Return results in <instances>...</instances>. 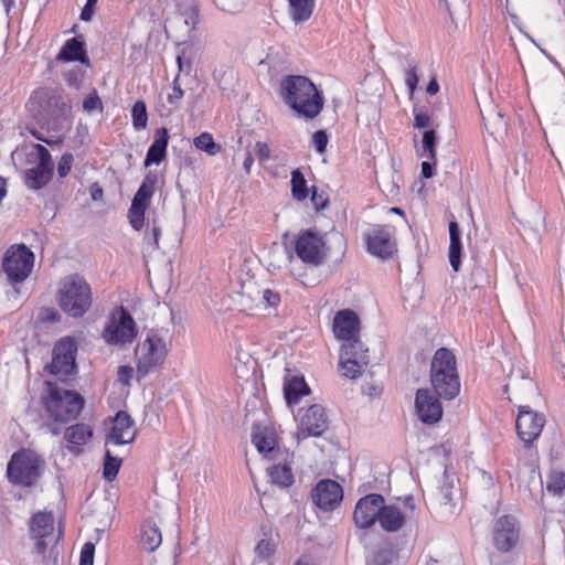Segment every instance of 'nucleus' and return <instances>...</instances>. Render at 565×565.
Segmentation results:
<instances>
[{"mask_svg":"<svg viewBox=\"0 0 565 565\" xmlns=\"http://www.w3.org/2000/svg\"><path fill=\"white\" fill-rule=\"evenodd\" d=\"M281 95L299 117L313 119L323 107V97L306 76L289 75L281 83Z\"/></svg>","mask_w":565,"mask_h":565,"instance_id":"nucleus-1","label":"nucleus"},{"mask_svg":"<svg viewBox=\"0 0 565 565\" xmlns=\"http://www.w3.org/2000/svg\"><path fill=\"white\" fill-rule=\"evenodd\" d=\"M430 383L434 393L444 399H454L460 392V381L454 353L447 348L438 349L430 363Z\"/></svg>","mask_w":565,"mask_h":565,"instance_id":"nucleus-2","label":"nucleus"},{"mask_svg":"<svg viewBox=\"0 0 565 565\" xmlns=\"http://www.w3.org/2000/svg\"><path fill=\"white\" fill-rule=\"evenodd\" d=\"M56 300L60 308L72 318H82L92 307L89 284L78 274L65 276L58 285Z\"/></svg>","mask_w":565,"mask_h":565,"instance_id":"nucleus-3","label":"nucleus"},{"mask_svg":"<svg viewBox=\"0 0 565 565\" xmlns=\"http://www.w3.org/2000/svg\"><path fill=\"white\" fill-rule=\"evenodd\" d=\"M46 385L47 396L44 397V407L49 415L60 423L76 419L84 407V397L77 392L61 388L49 381Z\"/></svg>","mask_w":565,"mask_h":565,"instance_id":"nucleus-4","label":"nucleus"},{"mask_svg":"<svg viewBox=\"0 0 565 565\" xmlns=\"http://www.w3.org/2000/svg\"><path fill=\"white\" fill-rule=\"evenodd\" d=\"M43 463L40 456L32 451H17L8 462L7 477L13 484L32 487L40 479Z\"/></svg>","mask_w":565,"mask_h":565,"instance_id":"nucleus-5","label":"nucleus"},{"mask_svg":"<svg viewBox=\"0 0 565 565\" xmlns=\"http://www.w3.org/2000/svg\"><path fill=\"white\" fill-rule=\"evenodd\" d=\"M34 253L25 244H13L2 257V271L9 285L21 284L34 267Z\"/></svg>","mask_w":565,"mask_h":565,"instance_id":"nucleus-6","label":"nucleus"},{"mask_svg":"<svg viewBox=\"0 0 565 565\" xmlns=\"http://www.w3.org/2000/svg\"><path fill=\"white\" fill-rule=\"evenodd\" d=\"M66 107L64 97L57 90L49 88L36 89L28 103L29 110L39 122L63 115Z\"/></svg>","mask_w":565,"mask_h":565,"instance_id":"nucleus-7","label":"nucleus"},{"mask_svg":"<svg viewBox=\"0 0 565 565\" xmlns=\"http://www.w3.org/2000/svg\"><path fill=\"white\" fill-rule=\"evenodd\" d=\"M137 327L134 318L122 306L110 316L102 335L106 343L125 345L131 343L137 337Z\"/></svg>","mask_w":565,"mask_h":565,"instance_id":"nucleus-8","label":"nucleus"},{"mask_svg":"<svg viewBox=\"0 0 565 565\" xmlns=\"http://www.w3.org/2000/svg\"><path fill=\"white\" fill-rule=\"evenodd\" d=\"M29 157L34 158L35 166L25 171V184L29 189L44 188L53 177V161L49 150L40 145L32 143Z\"/></svg>","mask_w":565,"mask_h":565,"instance_id":"nucleus-9","label":"nucleus"},{"mask_svg":"<svg viewBox=\"0 0 565 565\" xmlns=\"http://www.w3.org/2000/svg\"><path fill=\"white\" fill-rule=\"evenodd\" d=\"M168 350L166 341L158 334L148 335L139 345L137 351L138 364L137 373L139 376H146L156 367L161 365L167 356Z\"/></svg>","mask_w":565,"mask_h":565,"instance_id":"nucleus-10","label":"nucleus"},{"mask_svg":"<svg viewBox=\"0 0 565 565\" xmlns=\"http://www.w3.org/2000/svg\"><path fill=\"white\" fill-rule=\"evenodd\" d=\"M295 250L298 258L310 266H319L327 257L326 242L318 232L306 230L299 233Z\"/></svg>","mask_w":565,"mask_h":565,"instance_id":"nucleus-11","label":"nucleus"},{"mask_svg":"<svg viewBox=\"0 0 565 565\" xmlns=\"http://www.w3.org/2000/svg\"><path fill=\"white\" fill-rule=\"evenodd\" d=\"M77 343L72 338L58 340L53 349L52 362L47 366L53 375L64 377L72 375L76 370Z\"/></svg>","mask_w":565,"mask_h":565,"instance_id":"nucleus-12","label":"nucleus"},{"mask_svg":"<svg viewBox=\"0 0 565 565\" xmlns=\"http://www.w3.org/2000/svg\"><path fill=\"white\" fill-rule=\"evenodd\" d=\"M505 393H511L508 398L511 402L521 403L539 396L537 386L530 376L527 367H513L509 374V382L503 387Z\"/></svg>","mask_w":565,"mask_h":565,"instance_id":"nucleus-13","label":"nucleus"},{"mask_svg":"<svg viewBox=\"0 0 565 565\" xmlns=\"http://www.w3.org/2000/svg\"><path fill=\"white\" fill-rule=\"evenodd\" d=\"M329 419L323 406H309L300 418L296 438L298 443L308 437H320L328 429Z\"/></svg>","mask_w":565,"mask_h":565,"instance_id":"nucleus-14","label":"nucleus"},{"mask_svg":"<svg viewBox=\"0 0 565 565\" xmlns=\"http://www.w3.org/2000/svg\"><path fill=\"white\" fill-rule=\"evenodd\" d=\"M516 431L525 446L531 445L541 435L545 424L543 414L533 412L529 405L518 404Z\"/></svg>","mask_w":565,"mask_h":565,"instance_id":"nucleus-15","label":"nucleus"},{"mask_svg":"<svg viewBox=\"0 0 565 565\" xmlns=\"http://www.w3.org/2000/svg\"><path fill=\"white\" fill-rule=\"evenodd\" d=\"M415 411L420 422L427 425L438 423L444 414L438 396L427 388L417 390L415 396Z\"/></svg>","mask_w":565,"mask_h":565,"instance_id":"nucleus-16","label":"nucleus"},{"mask_svg":"<svg viewBox=\"0 0 565 565\" xmlns=\"http://www.w3.org/2000/svg\"><path fill=\"white\" fill-rule=\"evenodd\" d=\"M367 250L380 258H390L396 252V244L392 238L388 226L375 225L366 234Z\"/></svg>","mask_w":565,"mask_h":565,"instance_id":"nucleus-17","label":"nucleus"},{"mask_svg":"<svg viewBox=\"0 0 565 565\" xmlns=\"http://www.w3.org/2000/svg\"><path fill=\"white\" fill-rule=\"evenodd\" d=\"M384 498L381 494L372 493L361 498L354 509L353 519L355 525L360 529L372 526L381 512Z\"/></svg>","mask_w":565,"mask_h":565,"instance_id":"nucleus-18","label":"nucleus"},{"mask_svg":"<svg viewBox=\"0 0 565 565\" xmlns=\"http://www.w3.org/2000/svg\"><path fill=\"white\" fill-rule=\"evenodd\" d=\"M520 529L512 515L500 516L493 527V542L501 552L511 551L518 543Z\"/></svg>","mask_w":565,"mask_h":565,"instance_id":"nucleus-19","label":"nucleus"},{"mask_svg":"<svg viewBox=\"0 0 565 565\" xmlns=\"http://www.w3.org/2000/svg\"><path fill=\"white\" fill-rule=\"evenodd\" d=\"M313 503L324 511L334 510L343 499L341 486L333 480H320L311 491Z\"/></svg>","mask_w":565,"mask_h":565,"instance_id":"nucleus-20","label":"nucleus"},{"mask_svg":"<svg viewBox=\"0 0 565 565\" xmlns=\"http://www.w3.org/2000/svg\"><path fill=\"white\" fill-rule=\"evenodd\" d=\"M335 338L340 340H353L359 337L360 319L359 316L350 309L339 310L333 318L332 326Z\"/></svg>","mask_w":565,"mask_h":565,"instance_id":"nucleus-21","label":"nucleus"},{"mask_svg":"<svg viewBox=\"0 0 565 565\" xmlns=\"http://www.w3.org/2000/svg\"><path fill=\"white\" fill-rule=\"evenodd\" d=\"M136 430L134 420L128 413L120 411L117 413L108 440L115 445H124L134 441Z\"/></svg>","mask_w":565,"mask_h":565,"instance_id":"nucleus-22","label":"nucleus"},{"mask_svg":"<svg viewBox=\"0 0 565 565\" xmlns=\"http://www.w3.org/2000/svg\"><path fill=\"white\" fill-rule=\"evenodd\" d=\"M287 374L284 377V396L287 405L297 404L301 396L310 394V388L303 376L290 375V370L286 369Z\"/></svg>","mask_w":565,"mask_h":565,"instance_id":"nucleus-23","label":"nucleus"},{"mask_svg":"<svg viewBox=\"0 0 565 565\" xmlns=\"http://www.w3.org/2000/svg\"><path fill=\"white\" fill-rule=\"evenodd\" d=\"M169 142V131L167 128L162 127L156 130L153 136V141L148 148L145 167H150L151 164H159L167 156V147Z\"/></svg>","mask_w":565,"mask_h":565,"instance_id":"nucleus-24","label":"nucleus"},{"mask_svg":"<svg viewBox=\"0 0 565 565\" xmlns=\"http://www.w3.org/2000/svg\"><path fill=\"white\" fill-rule=\"evenodd\" d=\"M486 129L494 138L501 137L507 131L508 124L504 115L495 106L489 105L480 109Z\"/></svg>","mask_w":565,"mask_h":565,"instance_id":"nucleus-25","label":"nucleus"},{"mask_svg":"<svg viewBox=\"0 0 565 565\" xmlns=\"http://www.w3.org/2000/svg\"><path fill=\"white\" fill-rule=\"evenodd\" d=\"M93 436V430L89 425L86 424H75L65 429L64 438L70 444L67 449L75 454L79 455L81 449L79 446L85 445Z\"/></svg>","mask_w":565,"mask_h":565,"instance_id":"nucleus-26","label":"nucleus"},{"mask_svg":"<svg viewBox=\"0 0 565 565\" xmlns=\"http://www.w3.org/2000/svg\"><path fill=\"white\" fill-rule=\"evenodd\" d=\"M379 523L386 532H397L405 524V515L394 505L382 504Z\"/></svg>","mask_w":565,"mask_h":565,"instance_id":"nucleus-27","label":"nucleus"},{"mask_svg":"<svg viewBox=\"0 0 565 565\" xmlns=\"http://www.w3.org/2000/svg\"><path fill=\"white\" fill-rule=\"evenodd\" d=\"M57 61L74 62L88 64V57L85 51V43L79 41L78 38H72L67 40L62 46L60 53L56 56Z\"/></svg>","mask_w":565,"mask_h":565,"instance_id":"nucleus-28","label":"nucleus"},{"mask_svg":"<svg viewBox=\"0 0 565 565\" xmlns=\"http://www.w3.org/2000/svg\"><path fill=\"white\" fill-rule=\"evenodd\" d=\"M449 263L455 271L460 269L461 265V238L459 225L456 221L449 222Z\"/></svg>","mask_w":565,"mask_h":565,"instance_id":"nucleus-29","label":"nucleus"},{"mask_svg":"<svg viewBox=\"0 0 565 565\" xmlns=\"http://www.w3.org/2000/svg\"><path fill=\"white\" fill-rule=\"evenodd\" d=\"M288 4L292 21L300 24L311 18L316 0H288Z\"/></svg>","mask_w":565,"mask_h":565,"instance_id":"nucleus-30","label":"nucleus"},{"mask_svg":"<svg viewBox=\"0 0 565 565\" xmlns=\"http://www.w3.org/2000/svg\"><path fill=\"white\" fill-rule=\"evenodd\" d=\"M162 542V535L153 522H146L141 527V539L140 543L145 550L148 552H153L157 550Z\"/></svg>","mask_w":565,"mask_h":565,"instance_id":"nucleus-31","label":"nucleus"},{"mask_svg":"<svg viewBox=\"0 0 565 565\" xmlns=\"http://www.w3.org/2000/svg\"><path fill=\"white\" fill-rule=\"evenodd\" d=\"M352 359L350 350L344 351V354H340V366L344 370L343 375L348 379H356L362 374L363 366L369 364V359L360 356V360Z\"/></svg>","mask_w":565,"mask_h":565,"instance_id":"nucleus-32","label":"nucleus"},{"mask_svg":"<svg viewBox=\"0 0 565 565\" xmlns=\"http://www.w3.org/2000/svg\"><path fill=\"white\" fill-rule=\"evenodd\" d=\"M53 525L52 513L39 512L32 518L30 530L35 537L44 539L53 531Z\"/></svg>","mask_w":565,"mask_h":565,"instance_id":"nucleus-33","label":"nucleus"},{"mask_svg":"<svg viewBox=\"0 0 565 565\" xmlns=\"http://www.w3.org/2000/svg\"><path fill=\"white\" fill-rule=\"evenodd\" d=\"M268 476L270 482L281 489L289 488L294 482V475L288 465H274L268 468Z\"/></svg>","mask_w":565,"mask_h":565,"instance_id":"nucleus-34","label":"nucleus"},{"mask_svg":"<svg viewBox=\"0 0 565 565\" xmlns=\"http://www.w3.org/2000/svg\"><path fill=\"white\" fill-rule=\"evenodd\" d=\"M294 256L286 245L274 244L268 253V266L280 269L289 265Z\"/></svg>","mask_w":565,"mask_h":565,"instance_id":"nucleus-35","label":"nucleus"},{"mask_svg":"<svg viewBox=\"0 0 565 565\" xmlns=\"http://www.w3.org/2000/svg\"><path fill=\"white\" fill-rule=\"evenodd\" d=\"M252 441L262 454H269L275 449L276 440L274 435L267 429L254 428Z\"/></svg>","mask_w":565,"mask_h":565,"instance_id":"nucleus-36","label":"nucleus"},{"mask_svg":"<svg viewBox=\"0 0 565 565\" xmlns=\"http://www.w3.org/2000/svg\"><path fill=\"white\" fill-rule=\"evenodd\" d=\"M290 183L291 193L296 200L302 201L308 196L307 181L299 169L291 172Z\"/></svg>","mask_w":565,"mask_h":565,"instance_id":"nucleus-37","label":"nucleus"},{"mask_svg":"<svg viewBox=\"0 0 565 565\" xmlns=\"http://www.w3.org/2000/svg\"><path fill=\"white\" fill-rule=\"evenodd\" d=\"M436 143H437V136H436L435 129H427L426 131H424L423 139H422L423 152L419 153V156L426 157L429 160H435Z\"/></svg>","mask_w":565,"mask_h":565,"instance_id":"nucleus-38","label":"nucleus"},{"mask_svg":"<svg viewBox=\"0 0 565 565\" xmlns=\"http://www.w3.org/2000/svg\"><path fill=\"white\" fill-rule=\"evenodd\" d=\"M121 459L118 457H115L110 454L109 450L105 454L104 459V469H103V476L105 480L113 481L118 475V471L121 467Z\"/></svg>","mask_w":565,"mask_h":565,"instance_id":"nucleus-39","label":"nucleus"},{"mask_svg":"<svg viewBox=\"0 0 565 565\" xmlns=\"http://www.w3.org/2000/svg\"><path fill=\"white\" fill-rule=\"evenodd\" d=\"M193 143L196 149L205 151L211 156L216 154L221 149V147L214 142L212 135L209 132H202L200 136L195 137Z\"/></svg>","mask_w":565,"mask_h":565,"instance_id":"nucleus-40","label":"nucleus"},{"mask_svg":"<svg viewBox=\"0 0 565 565\" xmlns=\"http://www.w3.org/2000/svg\"><path fill=\"white\" fill-rule=\"evenodd\" d=\"M132 125L135 129L140 130L147 127L148 114L147 106L142 100H138L134 104L131 109Z\"/></svg>","mask_w":565,"mask_h":565,"instance_id":"nucleus-41","label":"nucleus"},{"mask_svg":"<svg viewBox=\"0 0 565 565\" xmlns=\"http://www.w3.org/2000/svg\"><path fill=\"white\" fill-rule=\"evenodd\" d=\"M350 350L352 353L351 360H360L361 358L369 359L367 349L364 348V344L360 341L359 337L353 340H348L342 344L340 354H344V351Z\"/></svg>","mask_w":565,"mask_h":565,"instance_id":"nucleus-42","label":"nucleus"},{"mask_svg":"<svg viewBox=\"0 0 565 565\" xmlns=\"http://www.w3.org/2000/svg\"><path fill=\"white\" fill-rule=\"evenodd\" d=\"M546 490L555 495H561L565 490V472L552 471L547 478Z\"/></svg>","mask_w":565,"mask_h":565,"instance_id":"nucleus-43","label":"nucleus"},{"mask_svg":"<svg viewBox=\"0 0 565 565\" xmlns=\"http://www.w3.org/2000/svg\"><path fill=\"white\" fill-rule=\"evenodd\" d=\"M394 558L393 550L387 545H382L374 551L371 562L374 565H388Z\"/></svg>","mask_w":565,"mask_h":565,"instance_id":"nucleus-44","label":"nucleus"},{"mask_svg":"<svg viewBox=\"0 0 565 565\" xmlns=\"http://www.w3.org/2000/svg\"><path fill=\"white\" fill-rule=\"evenodd\" d=\"M255 553L260 562H265L274 555L275 544L270 540L263 539L255 546Z\"/></svg>","mask_w":565,"mask_h":565,"instance_id":"nucleus-45","label":"nucleus"},{"mask_svg":"<svg viewBox=\"0 0 565 565\" xmlns=\"http://www.w3.org/2000/svg\"><path fill=\"white\" fill-rule=\"evenodd\" d=\"M153 192L146 190V186H139L138 191L136 192L131 205L136 209H142L147 210L150 199L152 198Z\"/></svg>","mask_w":565,"mask_h":565,"instance_id":"nucleus-46","label":"nucleus"},{"mask_svg":"<svg viewBox=\"0 0 565 565\" xmlns=\"http://www.w3.org/2000/svg\"><path fill=\"white\" fill-rule=\"evenodd\" d=\"M419 78L416 73V63L414 61H409L407 64V70L405 73V83L408 87L409 95L413 96L414 92L417 88Z\"/></svg>","mask_w":565,"mask_h":565,"instance_id":"nucleus-47","label":"nucleus"},{"mask_svg":"<svg viewBox=\"0 0 565 565\" xmlns=\"http://www.w3.org/2000/svg\"><path fill=\"white\" fill-rule=\"evenodd\" d=\"M413 113L415 128L424 129L430 126V116L425 107H414Z\"/></svg>","mask_w":565,"mask_h":565,"instance_id":"nucleus-48","label":"nucleus"},{"mask_svg":"<svg viewBox=\"0 0 565 565\" xmlns=\"http://www.w3.org/2000/svg\"><path fill=\"white\" fill-rule=\"evenodd\" d=\"M145 212L146 210L139 207L136 209L135 206H130L128 210L129 222L136 231H140L143 227Z\"/></svg>","mask_w":565,"mask_h":565,"instance_id":"nucleus-49","label":"nucleus"},{"mask_svg":"<svg viewBox=\"0 0 565 565\" xmlns=\"http://www.w3.org/2000/svg\"><path fill=\"white\" fill-rule=\"evenodd\" d=\"M83 108L87 113H92L96 109L103 108L102 100L96 90H93L85 97V99L83 102Z\"/></svg>","mask_w":565,"mask_h":565,"instance_id":"nucleus-50","label":"nucleus"},{"mask_svg":"<svg viewBox=\"0 0 565 565\" xmlns=\"http://www.w3.org/2000/svg\"><path fill=\"white\" fill-rule=\"evenodd\" d=\"M184 92L179 84V75L173 81L172 92L168 94V102L175 108H179L180 102L183 98Z\"/></svg>","mask_w":565,"mask_h":565,"instance_id":"nucleus-51","label":"nucleus"},{"mask_svg":"<svg viewBox=\"0 0 565 565\" xmlns=\"http://www.w3.org/2000/svg\"><path fill=\"white\" fill-rule=\"evenodd\" d=\"M73 162L74 157L72 153L66 152L61 157L57 164V173L61 178H65L70 173Z\"/></svg>","mask_w":565,"mask_h":565,"instance_id":"nucleus-52","label":"nucleus"},{"mask_svg":"<svg viewBox=\"0 0 565 565\" xmlns=\"http://www.w3.org/2000/svg\"><path fill=\"white\" fill-rule=\"evenodd\" d=\"M95 554V545L90 542L84 544L81 552L79 565H93Z\"/></svg>","mask_w":565,"mask_h":565,"instance_id":"nucleus-53","label":"nucleus"},{"mask_svg":"<svg viewBox=\"0 0 565 565\" xmlns=\"http://www.w3.org/2000/svg\"><path fill=\"white\" fill-rule=\"evenodd\" d=\"M161 234L160 227L157 225V222L153 221L150 232L146 233L147 244L150 245L153 249L159 247V237Z\"/></svg>","mask_w":565,"mask_h":565,"instance_id":"nucleus-54","label":"nucleus"},{"mask_svg":"<svg viewBox=\"0 0 565 565\" xmlns=\"http://www.w3.org/2000/svg\"><path fill=\"white\" fill-rule=\"evenodd\" d=\"M312 141L316 150L319 153H323L327 149L328 145V136L324 130H318L312 136Z\"/></svg>","mask_w":565,"mask_h":565,"instance_id":"nucleus-55","label":"nucleus"},{"mask_svg":"<svg viewBox=\"0 0 565 565\" xmlns=\"http://www.w3.org/2000/svg\"><path fill=\"white\" fill-rule=\"evenodd\" d=\"M260 300L265 302L266 306L275 308L280 302V296L270 289H265L262 292Z\"/></svg>","mask_w":565,"mask_h":565,"instance_id":"nucleus-56","label":"nucleus"},{"mask_svg":"<svg viewBox=\"0 0 565 565\" xmlns=\"http://www.w3.org/2000/svg\"><path fill=\"white\" fill-rule=\"evenodd\" d=\"M311 201L317 210H322L328 205V198L323 193H318L316 186L311 188Z\"/></svg>","mask_w":565,"mask_h":565,"instance_id":"nucleus-57","label":"nucleus"},{"mask_svg":"<svg viewBox=\"0 0 565 565\" xmlns=\"http://www.w3.org/2000/svg\"><path fill=\"white\" fill-rule=\"evenodd\" d=\"M40 319L47 322H57L61 319V315L52 308H45L40 312Z\"/></svg>","mask_w":565,"mask_h":565,"instance_id":"nucleus-58","label":"nucleus"},{"mask_svg":"<svg viewBox=\"0 0 565 565\" xmlns=\"http://www.w3.org/2000/svg\"><path fill=\"white\" fill-rule=\"evenodd\" d=\"M118 381L122 384H128L134 375V369L129 365H121L118 367Z\"/></svg>","mask_w":565,"mask_h":565,"instance_id":"nucleus-59","label":"nucleus"},{"mask_svg":"<svg viewBox=\"0 0 565 565\" xmlns=\"http://www.w3.org/2000/svg\"><path fill=\"white\" fill-rule=\"evenodd\" d=\"M438 500L440 504L448 505L451 503L452 500V487L451 486H444L440 488L438 493Z\"/></svg>","mask_w":565,"mask_h":565,"instance_id":"nucleus-60","label":"nucleus"},{"mask_svg":"<svg viewBox=\"0 0 565 565\" xmlns=\"http://www.w3.org/2000/svg\"><path fill=\"white\" fill-rule=\"evenodd\" d=\"M529 224H531V228L534 232H539L542 227H544V215L540 209L535 210V213L533 215V221H527Z\"/></svg>","mask_w":565,"mask_h":565,"instance_id":"nucleus-61","label":"nucleus"},{"mask_svg":"<svg viewBox=\"0 0 565 565\" xmlns=\"http://www.w3.org/2000/svg\"><path fill=\"white\" fill-rule=\"evenodd\" d=\"M158 181V175L156 172L149 171L141 183L140 186H146V190L151 191L154 193V185Z\"/></svg>","mask_w":565,"mask_h":565,"instance_id":"nucleus-62","label":"nucleus"},{"mask_svg":"<svg viewBox=\"0 0 565 565\" xmlns=\"http://www.w3.org/2000/svg\"><path fill=\"white\" fill-rule=\"evenodd\" d=\"M435 164H436V159L435 160L427 159L426 161L422 162L423 178L429 179L435 174Z\"/></svg>","mask_w":565,"mask_h":565,"instance_id":"nucleus-63","label":"nucleus"},{"mask_svg":"<svg viewBox=\"0 0 565 565\" xmlns=\"http://www.w3.org/2000/svg\"><path fill=\"white\" fill-rule=\"evenodd\" d=\"M554 360L565 372V343H559L554 352Z\"/></svg>","mask_w":565,"mask_h":565,"instance_id":"nucleus-64","label":"nucleus"}]
</instances>
